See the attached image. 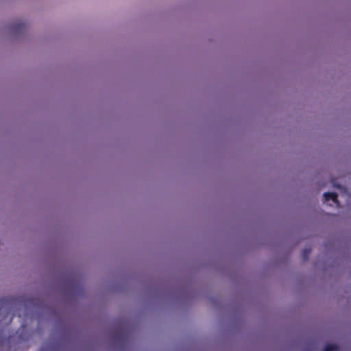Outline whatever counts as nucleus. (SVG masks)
<instances>
[{
    "label": "nucleus",
    "instance_id": "obj_1",
    "mask_svg": "<svg viewBox=\"0 0 351 351\" xmlns=\"http://www.w3.org/2000/svg\"><path fill=\"white\" fill-rule=\"evenodd\" d=\"M324 201L328 202L332 200L336 204H339V202L337 199V195L333 192H327L324 194Z\"/></svg>",
    "mask_w": 351,
    "mask_h": 351
},
{
    "label": "nucleus",
    "instance_id": "obj_2",
    "mask_svg": "<svg viewBox=\"0 0 351 351\" xmlns=\"http://www.w3.org/2000/svg\"><path fill=\"white\" fill-rule=\"evenodd\" d=\"M339 350V346L335 344L328 343L326 344L323 351H338Z\"/></svg>",
    "mask_w": 351,
    "mask_h": 351
},
{
    "label": "nucleus",
    "instance_id": "obj_3",
    "mask_svg": "<svg viewBox=\"0 0 351 351\" xmlns=\"http://www.w3.org/2000/svg\"><path fill=\"white\" fill-rule=\"evenodd\" d=\"M311 248H305L302 251V258L304 261H306L308 259V256L311 254Z\"/></svg>",
    "mask_w": 351,
    "mask_h": 351
},
{
    "label": "nucleus",
    "instance_id": "obj_4",
    "mask_svg": "<svg viewBox=\"0 0 351 351\" xmlns=\"http://www.w3.org/2000/svg\"><path fill=\"white\" fill-rule=\"evenodd\" d=\"M24 25H25V24H24V23L17 24V26H18V27H16L15 29H17V30H19V29H21V27H23Z\"/></svg>",
    "mask_w": 351,
    "mask_h": 351
},
{
    "label": "nucleus",
    "instance_id": "obj_5",
    "mask_svg": "<svg viewBox=\"0 0 351 351\" xmlns=\"http://www.w3.org/2000/svg\"><path fill=\"white\" fill-rule=\"evenodd\" d=\"M176 291H177V301H178V293H179V288H178V285H177Z\"/></svg>",
    "mask_w": 351,
    "mask_h": 351
}]
</instances>
